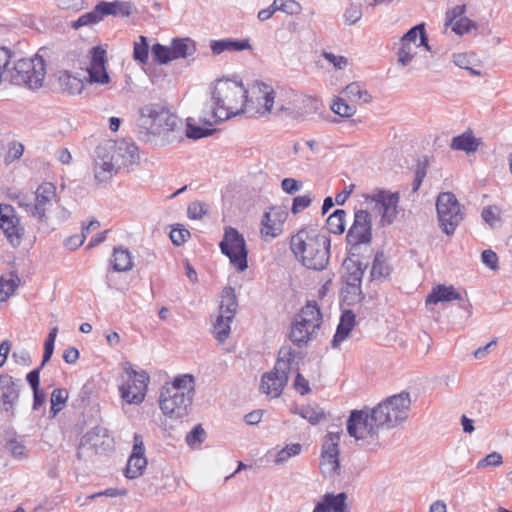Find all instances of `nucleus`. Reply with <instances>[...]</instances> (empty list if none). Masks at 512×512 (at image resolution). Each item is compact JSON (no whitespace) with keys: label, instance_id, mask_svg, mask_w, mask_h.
I'll return each instance as SVG.
<instances>
[{"label":"nucleus","instance_id":"nucleus-62","mask_svg":"<svg viewBox=\"0 0 512 512\" xmlns=\"http://www.w3.org/2000/svg\"><path fill=\"white\" fill-rule=\"evenodd\" d=\"M91 52L92 57L90 61V66H105V50H103L100 47H93Z\"/></svg>","mask_w":512,"mask_h":512},{"label":"nucleus","instance_id":"nucleus-33","mask_svg":"<svg viewBox=\"0 0 512 512\" xmlns=\"http://www.w3.org/2000/svg\"><path fill=\"white\" fill-rule=\"evenodd\" d=\"M170 47L174 59L186 58L196 50L194 41L189 38H175L172 40Z\"/></svg>","mask_w":512,"mask_h":512},{"label":"nucleus","instance_id":"nucleus-29","mask_svg":"<svg viewBox=\"0 0 512 512\" xmlns=\"http://www.w3.org/2000/svg\"><path fill=\"white\" fill-rule=\"evenodd\" d=\"M480 141L475 138L472 133L465 132L452 139L450 144L451 149L464 151L466 153L475 152L479 147Z\"/></svg>","mask_w":512,"mask_h":512},{"label":"nucleus","instance_id":"nucleus-55","mask_svg":"<svg viewBox=\"0 0 512 512\" xmlns=\"http://www.w3.org/2000/svg\"><path fill=\"white\" fill-rule=\"evenodd\" d=\"M312 199L310 195H300L293 199L291 212L297 214L310 206Z\"/></svg>","mask_w":512,"mask_h":512},{"label":"nucleus","instance_id":"nucleus-4","mask_svg":"<svg viewBox=\"0 0 512 512\" xmlns=\"http://www.w3.org/2000/svg\"><path fill=\"white\" fill-rule=\"evenodd\" d=\"M139 127L150 137L167 140L182 138L183 122L168 107L161 103H149L140 108Z\"/></svg>","mask_w":512,"mask_h":512},{"label":"nucleus","instance_id":"nucleus-51","mask_svg":"<svg viewBox=\"0 0 512 512\" xmlns=\"http://www.w3.org/2000/svg\"><path fill=\"white\" fill-rule=\"evenodd\" d=\"M502 463V455L498 452H492L477 463V468H486L491 466L497 467L500 466Z\"/></svg>","mask_w":512,"mask_h":512},{"label":"nucleus","instance_id":"nucleus-57","mask_svg":"<svg viewBox=\"0 0 512 512\" xmlns=\"http://www.w3.org/2000/svg\"><path fill=\"white\" fill-rule=\"evenodd\" d=\"M188 237H190V232L185 228H174L170 232V239L177 246L183 244Z\"/></svg>","mask_w":512,"mask_h":512},{"label":"nucleus","instance_id":"nucleus-56","mask_svg":"<svg viewBox=\"0 0 512 512\" xmlns=\"http://www.w3.org/2000/svg\"><path fill=\"white\" fill-rule=\"evenodd\" d=\"M7 449L12 454V456L17 459L26 458V447L19 441H9L7 444Z\"/></svg>","mask_w":512,"mask_h":512},{"label":"nucleus","instance_id":"nucleus-48","mask_svg":"<svg viewBox=\"0 0 512 512\" xmlns=\"http://www.w3.org/2000/svg\"><path fill=\"white\" fill-rule=\"evenodd\" d=\"M362 17L361 4L351 3L344 12V19L347 25H353Z\"/></svg>","mask_w":512,"mask_h":512},{"label":"nucleus","instance_id":"nucleus-25","mask_svg":"<svg viewBox=\"0 0 512 512\" xmlns=\"http://www.w3.org/2000/svg\"><path fill=\"white\" fill-rule=\"evenodd\" d=\"M452 300H462L461 294L452 286L439 284L433 287L426 298V304H437L440 302H449Z\"/></svg>","mask_w":512,"mask_h":512},{"label":"nucleus","instance_id":"nucleus-38","mask_svg":"<svg viewBox=\"0 0 512 512\" xmlns=\"http://www.w3.org/2000/svg\"><path fill=\"white\" fill-rule=\"evenodd\" d=\"M400 48H399V51L397 53V56H398V63L402 66H407L411 61L412 59L414 58V56L416 55L417 53V48L421 47L422 45H412L408 42H401L400 41Z\"/></svg>","mask_w":512,"mask_h":512},{"label":"nucleus","instance_id":"nucleus-2","mask_svg":"<svg viewBox=\"0 0 512 512\" xmlns=\"http://www.w3.org/2000/svg\"><path fill=\"white\" fill-rule=\"evenodd\" d=\"M95 154L94 175L99 182L110 180L122 169L138 164L140 159L137 145L126 139L103 141Z\"/></svg>","mask_w":512,"mask_h":512},{"label":"nucleus","instance_id":"nucleus-52","mask_svg":"<svg viewBox=\"0 0 512 512\" xmlns=\"http://www.w3.org/2000/svg\"><path fill=\"white\" fill-rule=\"evenodd\" d=\"M482 219L491 227L499 220V209L497 206L484 207L481 212Z\"/></svg>","mask_w":512,"mask_h":512},{"label":"nucleus","instance_id":"nucleus-49","mask_svg":"<svg viewBox=\"0 0 512 512\" xmlns=\"http://www.w3.org/2000/svg\"><path fill=\"white\" fill-rule=\"evenodd\" d=\"M208 212V205L200 201L191 202L187 209L190 219H201Z\"/></svg>","mask_w":512,"mask_h":512},{"label":"nucleus","instance_id":"nucleus-54","mask_svg":"<svg viewBox=\"0 0 512 512\" xmlns=\"http://www.w3.org/2000/svg\"><path fill=\"white\" fill-rule=\"evenodd\" d=\"M205 431L200 426H195L186 436V441L188 445L193 446L195 444H200L204 441Z\"/></svg>","mask_w":512,"mask_h":512},{"label":"nucleus","instance_id":"nucleus-59","mask_svg":"<svg viewBox=\"0 0 512 512\" xmlns=\"http://www.w3.org/2000/svg\"><path fill=\"white\" fill-rule=\"evenodd\" d=\"M293 386L297 392L301 395H306L310 392V386L308 380L300 373H297Z\"/></svg>","mask_w":512,"mask_h":512},{"label":"nucleus","instance_id":"nucleus-42","mask_svg":"<svg viewBox=\"0 0 512 512\" xmlns=\"http://www.w3.org/2000/svg\"><path fill=\"white\" fill-rule=\"evenodd\" d=\"M151 52L154 60L159 64H166L174 60L170 46L156 43L152 46Z\"/></svg>","mask_w":512,"mask_h":512},{"label":"nucleus","instance_id":"nucleus-13","mask_svg":"<svg viewBox=\"0 0 512 512\" xmlns=\"http://www.w3.org/2000/svg\"><path fill=\"white\" fill-rule=\"evenodd\" d=\"M374 408L369 411L353 410L347 421V432L356 440H364L374 437L378 429L382 427L374 420Z\"/></svg>","mask_w":512,"mask_h":512},{"label":"nucleus","instance_id":"nucleus-41","mask_svg":"<svg viewBox=\"0 0 512 512\" xmlns=\"http://www.w3.org/2000/svg\"><path fill=\"white\" fill-rule=\"evenodd\" d=\"M18 284L19 278L17 276H11L8 280L0 278V302L6 301L11 295H13Z\"/></svg>","mask_w":512,"mask_h":512},{"label":"nucleus","instance_id":"nucleus-19","mask_svg":"<svg viewBox=\"0 0 512 512\" xmlns=\"http://www.w3.org/2000/svg\"><path fill=\"white\" fill-rule=\"evenodd\" d=\"M372 200L375 202L374 209L381 214L382 222L391 224L397 214L398 195L380 191Z\"/></svg>","mask_w":512,"mask_h":512},{"label":"nucleus","instance_id":"nucleus-30","mask_svg":"<svg viewBox=\"0 0 512 512\" xmlns=\"http://www.w3.org/2000/svg\"><path fill=\"white\" fill-rule=\"evenodd\" d=\"M401 42H408L412 45H423L427 51H430L428 37L425 32V24L421 23L408 30L401 38Z\"/></svg>","mask_w":512,"mask_h":512},{"label":"nucleus","instance_id":"nucleus-31","mask_svg":"<svg viewBox=\"0 0 512 512\" xmlns=\"http://www.w3.org/2000/svg\"><path fill=\"white\" fill-rule=\"evenodd\" d=\"M238 307L235 289L232 287H225L221 293L220 313L226 314L230 317H235Z\"/></svg>","mask_w":512,"mask_h":512},{"label":"nucleus","instance_id":"nucleus-37","mask_svg":"<svg viewBox=\"0 0 512 512\" xmlns=\"http://www.w3.org/2000/svg\"><path fill=\"white\" fill-rule=\"evenodd\" d=\"M390 273V268L386 264L384 254L382 252L376 253L372 268H371V277L373 279L383 278L388 276Z\"/></svg>","mask_w":512,"mask_h":512},{"label":"nucleus","instance_id":"nucleus-23","mask_svg":"<svg viewBox=\"0 0 512 512\" xmlns=\"http://www.w3.org/2000/svg\"><path fill=\"white\" fill-rule=\"evenodd\" d=\"M210 48L213 54L219 55L225 51L236 52L243 50H250L252 48L250 44V40L248 38L245 39H232V38H224L220 40H213L210 43Z\"/></svg>","mask_w":512,"mask_h":512},{"label":"nucleus","instance_id":"nucleus-44","mask_svg":"<svg viewBox=\"0 0 512 512\" xmlns=\"http://www.w3.org/2000/svg\"><path fill=\"white\" fill-rule=\"evenodd\" d=\"M90 83L107 84L109 82V75L105 66H89L87 69Z\"/></svg>","mask_w":512,"mask_h":512},{"label":"nucleus","instance_id":"nucleus-47","mask_svg":"<svg viewBox=\"0 0 512 512\" xmlns=\"http://www.w3.org/2000/svg\"><path fill=\"white\" fill-rule=\"evenodd\" d=\"M300 451L301 445L298 443L287 445L285 448L278 451L274 462L275 464H281L287 461L290 457L298 455Z\"/></svg>","mask_w":512,"mask_h":512},{"label":"nucleus","instance_id":"nucleus-17","mask_svg":"<svg viewBox=\"0 0 512 512\" xmlns=\"http://www.w3.org/2000/svg\"><path fill=\"white\" fill-rule=\"evenodd\" d=\"M21 380L8 374L0 375V404L6 412L14 414L15 406L19 400Z\"/></svg>","mask_w":512,"mask_h":512},{"label":"nucleus","instance_id":"nucleus-40","mask_svg":"<svg viewBox=\"0 0 512 512\" xmlns=\"http://www.w3.org/2000/svg\"><path fill=\"white\" fill-rule=\"evenodd\" d=\"M298 414L313 425L325 418V413L320 407L305 406L299 410Z\"/></svg>","mask_w":512,"mask_h":512},{"label":"nucleus","instance_id":"nucleus-24","mask_svg":"<svg viewBox=\"0 0 512 512\" xmlns=\"http://www.w3.org/2000/svg\"><path fill=\"white\" fill-rule=\"evenodd\" d=\"M356 324V315L351 310L342 312L340 322L332 340V347L337 348L350 334Z\"/></svg>","mask_w":512,"mask_h":512},{"label":"nucleus","instance_id":"nucleus-3","mask_svg":"<svg viewBox=\"0 0 512 512\" xmlns=\"http://www.w3.org/2000/svg\"><path fill=\"white\" fill-rule=\"evenodd\" d=\"M290 249L305 268L323 271L330 261L331 239L312 228H302L291 236Z\"/></svg>","mask_w":512,"mask_h":512},{"label":"nucleus","instance_id":"nucleus-35","mask_svg":"<svg viewBox=\"0 0 512 512\" xmlns=\"http://www.w3.org/2000/svg\"><path fill=\"white\" fill-rule=\"evenodd\" d=\"M346 211L343 209L335 210L326 221L327 229L330 233L339 235L345 231Z\"/></svg>","mask_w":512,"mask_h":512},{"label":"nucleus","instance_id":"nucleus-50","mask_svg":"<svg viewBox=\"0 0 512 512\" xmlns=\"http://www.w3.org/2000/svg\"><path fill=\"white\" fill-rule=\"evenodd\" d=\"M452 31L458 35H463L469 32L472 28H475V24L469 18L463 16L456 20L452 25Z\"/></svg>","mask_w":512,"mask_h":512},{"label":"nucleus","instance_id":"nucleus-21","mask_svg":"<svg viewBox=\"0 0 512 512\" xmlns=\"http://www.w3.org/2000/svg\"><path fill=\"white\" fill-rule=\"evenodd\" d=\"M319 467L325 478L337 475L340 469L339 448H334V444H331V448L322 446Z\"/></svg>","mask_w":512,"mask_h":512},{"label":"nucleus","instance_id":"nucleus-34","mask_svg":"<svg viewBox=\"0 0 512 512\" xmlns=\"http://www.w3.org/2000/svg\"><path fill=\"white\" fill-rule=\"evenodd\" d=\"M234 317L219 314L213 324V334L219 343H223L230 334V325Z\"/></svg>","mask_w":512,"mask_h":512},{"label":"nucleus","instance_id":"nucleus-45","mask_svg":"<svg viewBox=\"0 0 512 512\" xmlns=\"http://www.w3.org/2000/svg\"><path fill=\"white\" fill-rule=\"evenodd\" d=\"M149 57V46L147 38L140 36L139 41L134 43L133 58L140 63H146Z\"/></svg>","mask_w":512,"mask_h":512},{"label":"nucleus","instance_id":"nucleus-15","mask_svg":"<svg viewBox=\"0 0 512 512\" xmlns=\"http://www.w3.org/2000/svg\"><path fill=\"white\" fill-rule=\"evenodd\" d=\"M56 199V187L52 183L45 182L38 186L32 203V217L40 223L47 224L46 212L51 209Z\"/></svg>","mask_w":512,"mask_h":512},{"label":"nucleus","instance_id":"nucleus-39","mask_svg":"<svg viewBox=\"0 0 512 512\" xmlns=\"http://www.w3.org/2000/svg\"><path fill=\"white\" fill-rule=\"evenodd\" d=\"M68 399V391L64 388L54 389L51 394V409L50 412L52 416H56L61 410L62 406L66 403Z\"/></svg>","mask_w":512,"mask_h":512},{"label":"nucleus","instance_id":"nucleus-64","mask_svg":"<svg viewBox=\"0 0 512 512\" xmlns=\"http://www.w3.org/2000/svg\"><path fill=\"white\" fill-rule=\"evenodd\" d=\"M41 369H42L41 367L33 369L26 376V380L29 383V385L31 386L32 390L40 389L39 386H40V371H41Z\"/></svg>","mask_w":512,"mask_h":512},{"label":"nucleus","instance_id":"nucleus-46","mask_svg":"<svg viewBox=\"0 0 512 512\" xmlns=\"http://www.w3.org/2000/svg\"><path fill=\"white\" fill-rule=\"evenodd\" d=\"M274 8L277 11L284 12L289 15H296L300 13L301 6L295 0H274Z\"/></svg>","mask_w":512,"mask_h":512},{"label":"nucleus","instance_id":"nucleus-10","mask_svg":"<svg viewBox=\"0 0 512 512\" xmlns=\"http://www.w3.org/2000/svg\"><path fill=\"white\" fill-rule=\"evenodd\" d=\"M436 211L441 230L446 235H452L463 220L456 196L452 192L440 193L436 201Z\"/></svg>","mask_w":512,"mask_h":512},{"label":"nucleus","instance_id":"nucleus-53","mask_svg":"<svg viewBox=\"0 0 512 512\" xmlns=\"http://www.w3.org/2000/svg\"><path fill=\"white\" fill-rule=\"evenodd\" d=\"M466 11L465 5H457L446 12L445 26L452 25L456 20L464 16Z\"/></svg>","mask_w":512,"mask_h":512},{"label":"nucleus","instance_id":"nucleus-28","mask_svg":"<svg viewBox=\"0 0 512 512\" xmlns=\"http://www.w3.org/2000/svg\"><path fill=\"white\" fill-rule=\"evenodd\" d=\"M58 82L61 89L70 95H78L84 89V81L70 74L68 71H60L58 76Z\"/></svg>","mask_w":512,"mask_h":512},{"label":"nucleus","instance_id":"nucleus-16","mask_svg":"<svg viewBox=\"0 0 512 512\" xmlns=\"http://www.w3.org/2000/svg\"><path fill=\"white\" fill-rule=\"evenodd\" d=\"M0 228L12 246L20 245L23 229L20 227L19 219L14 214V208L11 205L0 204Z\"/></svg>","mask_w":512,"mask_h":512},{"label":"nucleus","instance_id":"nucleus-7","mask_svg":"<svg viewBox=\"0 0 512 512\" xmlns=\"http://www.w3.org/2000/svg\"><path fill=\"white\" fill-rule=\"evenodd\" d=\"M411 408L410 394L401 392L392 395L374 408V420L382 427H394L407 420Z\"/></svg>","mask_w":512,"mask_h":512},{"label":"nucleus","instance_id":"nucleus-12","mask_svg":"<svg viewBox=\"0 0 512 512\" xmlns=\"http://www.w3.org/2000/svg\"><path fill=\"white\" fill-rule=\"evenodd\" d=\"M372 240L371 215L366 210H357L354 213V221L346 235V242L349 246V254H358L362 244H369Z\"/></svg>","mask_w":512,"mask_h":512},{"label":"nucleus","instance_id":"nucleus-14","mask_svg":"<svg viewBox=\"0 0 512 512\" xmlns=\"http://www.w3.org/2000/svg\"><path fill=\"white\" fill-rule=\"evenodd\" d=\"M126 373L128 379L120 387L121 397L129 404H140L145 398L150 377L145 371L127 369Z\"/></svg>","mask_w":512,"mask_h":512},{"label":"nucleus","instance_id":"nucleus-63","mask_svg":"<svg viewBox=\"0 0 512 512\" xmlns=\"http://www.w3.org/2000/svg\"><path fill=\"white\" fill-rule=\"evenodd\" d=\"M301 182L297 181L294 178H285L281 182V187L283 191L288 194H294L301 188Z\"/></svg>","mask_w":512,"mask_h":512},{"label":"nucleus","instance_id":"nucleus-9","mask_svg":"<svg viewBox=\"0 0 512 512\" xmlns=\"http://www.w3.org/2000/svg\"><path fill=\"white\" fill-rule=\"evenodd\" d=\"M279 356L274 369L263 374L261 378L260 390L272 398L281 395L288 381L291 362L294 360V353L291 349H281Z\"/></svg>","mask_w":512,"mask_h":512},{"label":"nucleus","instance_id":"nucleus-26","mask_svg":"<svg viewBox=\"0 0 512 512\" xmlns=\"http://www.w3.org/2000/svg\"><path fill=\"white\" fill-rule=\"evenodd\" d=\"M97 5L102 19L108 15L126 17L131 14L132 9L130 2L119 0L112 2L101 1Z\"/></svg>","mask_w":512,"mask_h":512},{"label":"nucleus","instance_id":"nucleus-8","mask_svg":"<svg viewBox=\"0 0 512 512\" xmlns=\"http://www.w3.org/2000/svg\"><path fill=\"white\" fill-rule=\"evenodd\" d=\"M322 314L315 302H308L297 315L290 331V340L298 347L306 345L320 329Z\"/></svg>","mask_w":512,"mask_h":512},{"label":"nucleus","instance_id":"nucleus-1","mask_svg":"<svg viewBox=\"0 0 512 512\" xmlns=\"http://www.w3.org/2000/svg\"><path fill=\"white\" fill-rule=\"evenodd\" d=\"M252 93L258 104L256 107L253 100H248V91L242 82L218 79L212 88L210 101L205 104L199 115V122L206 127L197 126L188 118L186 136L192 139L206 137L213 131L209 127L239 115L244 112L245 107L250 117L254 118H267L272 113L293 120L303 118V113L294 102L276 101L274 89L264 82H256L252 87Z\"/></svg>","mask_w":512,"mask_h":512},{"label":"nucleus","instance_id":"nucleus-36","mask_svg":"<svg viewBox=\"0 0 512 512\" xmlns=\"http://www.w3.org/2000/svg\"><path fill=\"white\" fill-rule=\"evenodd\" d=\"M100 21H102V18L98 5H96L92 11L85 13L81 15L77 20L72 21L70 26L73 29L78 30L81 27L97 24Z\"/></svg>","mask_w":512,"mask_h":512},{"label":"nucleus","instance_id":"nucleus-5","mask_svg":"<svg viewBox=\"0 0 512 512\" xmlns=\"http://www.w3.org/2000/svg\"><path fill=\"white\" fill-rule=\"evenodd\" d=\"M194 378L184 374L166 383L160 393L159 405L162 413L171 419H181L188 414L194 396Z\"/></svg>","mask_w":512,"mask_h":512},{"label":"nucleus","instance_id":"nucleus-20","mask_svg":"<svg viewBox=\"0 0 512 512\" xmlns=\"http://www.w3.org/2000/svg\"><path fill=\"white\" fill-rule=\"evenodd\" d=\"M286 214L279 208H272L264 213L261 221V234L264 237L275 238L283 232Z\"/></svg>","mask_w":512,"mask_h":512},{"label":"nucleus","instance_id":"nucleus-11","mask_svg":"<svg viewBox=\"0 0 512 512\" xmlns=\"http://www.w3.org/2000/svg\"><path fill=\"white\" fill-rule=\"evenodd\" d=\"M222 254L227 256L230 263L242 272L248 267L246 242L242 234L233 227H226L223 239L219 243Z\"/></svg>","mask_w":512,"mask_h":512},{"label":"nucleus","instance_id":"nucleus-18","mask_svg":"<svg viewBox=\"0 0 512 512\" xmlns=\"http://www.w3.org/2000/svg\"><path fill=\"white\" fill-rule=\"evenodd\" d=\"M146 466L147 459L145 457V446L142 436L135 434L132 454L128 459L125 476L129 479L137 478L142 475Z\"/></svg>","mask_w":512,"mask_h":512},{"label":"nucleus","instance_id":"nucleus-58","mask_svg":"<svg viewBox=\"0 0 512 512\" xmlns=\"http://www.w3.org/2000/svg\"><path fill=\"white\" fill-rule=\"evenodd\" d=\"M481 260L483 264H485L491 270L498 269V256L494 251L490 249L484 250L481 255Z\"/></svg>","mask_w":512,"mask_h":512},{"label":"nucleus","instance_id":"nucleus-43","mask_svg":"<svg viewBox=\"0 0 512 512\" xmlns=\"http://www.w3.org/2000/svg\"><path fill=\"white\" fill-rule=\"evenodd\" d=\"M331 110L341 117H351L356 113V106L348 104L342 98H336L331 105Z\"/></svg>","mask_w":512,"mask_h":512},{"label":"nucleus","instance_id":"nucleus-32","mask_svg":"<svg viewBox=\"0 0 512 512\" xmlns=\"http://www.w3.org/2000/svg\"><path fill=\"white\" fill-rule=\"evenodd\" d=\"M343 93L352 102L369 103L372 100V96L359 82L348 84L343 90Z\"/></svg>","mask_w":512,"mask_h":512},{"label":"nucleus","instance_id":"nucleus-60","mask_svg":"<svg viewBox=\"0 0 512 512\" xmlns=\"http://www.w3.org/2000/svg\"><path fill=\"white\" fill-rule=\"evenodd\" d=\"M324 58L333 64V66L337 69H344L348 65V60L344 56L325 52Z\"/></svg>","mask_w":512,"mask_h":512},{"label":"nucleus","instance_id":"nucleus-6","mask_svg":"<svg viewBox=\"0 0 512 512\" xmlns=\"http://www.w3.org/2000/svg\"><path fill=\"white\" fill-rule=\"evenodd\" d=\"M45 75V63L39 55H35L33 58L19 59L6 70L9 83L30 90H37L42 87Z\"/></svg>","mask_w":512,"mask_h":512},{"label":"nucleus","instance_id":"nucleus-27","mask_svg":"<svg viewBox=\"0 0 512 512\" xmlns=\"http://www.w3.org/2000/svg\"><path fill=\"white\" fill-rule=\"evenodd\" d=\"M112 268L116 272H127L133 267L131 252L123 246L115 247L112 254Z\"/></svg>","mask_w":512,"mask_h":512},{"label":"nucleus","instance_id":"nucleus-61","mask_svg":"<svg viewBox=\"0 0 512 512\" xmlns=\"http://www.w3.org/2000/svg\"><path fill=\"white\" fill-rule=\"evenodd\" d=\"M12 358L18 365L29 366L32 363V359L29 352L24 349L14 351L12 354Z\"/></svg>","mask_w":512,"mask_h":512},{"label":"nucleus","instance_id":"nucleus-22","mask_svg":"<svg viewBox=\"0 0 512 512\" xmlns=\"http://www.w3.org/2000/svg\"><path fill=\"white\" fill-rule=\"evenodd\" d=\"M347 495L341 492L337 495L326 493L312 512H350L346 505Z\"/></svg>","mask_w":512,"mask_h":512}]
</instances>
